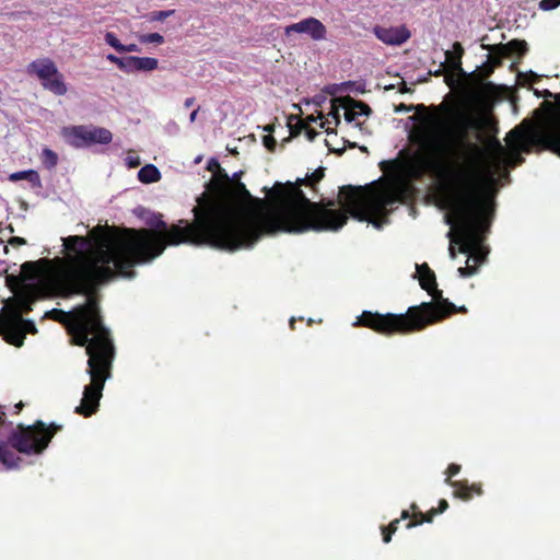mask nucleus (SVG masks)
I'll use <instances>...</instances> for the list:
<instances>
[{"label": "nucleus", "instance_id": "1", "mask_svg": "<svg viewBox=\"0 0 560 560\" xmlns=\"http://www.w3.org/2000/svg\"><path fill=\"white\" fill-rule=\"evenodd\" d=\"M140 240H130L124 248L116 252L92 246L90 236L71 235L62 238L66 256L55 260V267L48 272V283L54 293L62 299L74 295L86 296L85 303L69 312L50 311L49 317L67 326L71 342L88 347L96 338L110 339L109 330L104 326L96 294L98 290L118 277H136L135 264L145 261L154 255L138 252L136 258L130 249L139 247Z\"/></svg>", "mask_w": 560, "mask_h": 560}, {"label": "nucleus", "instance_id": "2", "mask_svg": "<svg viewBox=\"0 0 560 560\" xmlns=\"http://www.w3.org/2000/svg\"><path fill=\"white\" fill-rule=\"evenodd\" d=\"M213 164L218 171L210 184L212 196L194 208L192 224L184 229L172 228L168 242L173 245H209L229 252L252 247L265 232L261 224L265 215L246 217L244 203L260 211L267 202L253 197L242 182L231 183L225 170L218 162Z\"/></svg>", "mask_w": 560, "mask_h": 560}, {"label": "nucleus", "instance_id": "3", "mask_svg": "<svg viewBox=\"0 0 560 560\" xmlns=\"http://www.w3.org/2000/svg\"><path fill=\"white\" fill-rule=\"evenodd\" d=\"M465 147L468 149V164L463 170L456 172L446 165L434 164L444 174L454 176L453 180L445 183L451 210L446 222L455 229L448 249L452 258L456 257L455 244L459 253L467 255L466 266L458 268L459 276L467 278L477 272L485 259L480 243L482 234L489 231L494 209L490 191L493 177L486 163V149L470 143Z\"/></svg>", "mask_w": 560, "mask_h": 560}, {"label": "nucleus", "instance_id": "4", "mask_svg": "<svg viewBox=\"0 0 560 560\" xmlns=\"http://www.w3.org/2000/svg\"><path fill=\"white\" fill-rule=\"evenodd\" d=\"M325 168L318 167L304 178L294 183H276L264 191L275 208L273 213L261 219L264 231L275 233H303L307 231H337L347 224L350 217V184L339 188L337 200L315 202L301 189L308 187L317 192V184L324 178Z\"/></svg>", "mask_w": 560, "mask_h": 560}, {"label": "nucleus", "instance_id": "5", "mask_svg": "<svg viewBox=\"0 0 560 560\" xmlns=\"http://www.w3.org/2000/svg\"><path fill=\"white\" fill-rule=\"evenodd\" d=\"M413 109L416 110L415 119L419 120L420 124L413 131L412 139L422 151L419 156L422 168L432 173L444 184L453 180V175L444 174L438 166L435 167L434 163L446 165V168L456 170V172L463 170L468 164V149L465 145L470 143L481 147L479 143L469 140L468 131L475 130L476 138L480 140V130L483 127L482 120L472 116L463 117L458 128L446 143L435 133L436 128L442 122L441 112L445 109V105L441 104L428 108L424 104L415 106L401 103L396 107V112H411Z\"/></svg>", "mask_w": 560, "mask_h": 560}, {"label": "nucleus", "instance_id": "6", "mask_svg": "<svg viewBox=\"0 0 560 560\" xmlns=\"http://www.w3.org/2000/svg\"><path fill=\"white\" fill-rule=\"evenodd\" d=\"M425 291L432 296V301L410 306L405 314L387 313L382 315L364 311L352 323V326L366 327L377 334L392 336L419 331L452 316L454 303L443 296V292L438 289V284Z\"/></svg>", "mask_w": 560, "mask_h": 560}, {"label": "nucleus", "instance_id": "7", "mask_svg": "<svg viewBox=\"0 0 560 560\" xmlns=\"http://www.w3.org/2000/svg\"><path fill=\"white\" fill-rule=\"evenodd\" d=\"M179 223H185V225L180 226L179 224H173L170 229H167L166 223L160 220L156 224V228L161 230L160 233L150 229H124L120 235L114 234L108 226L105 229L102 226H96L91 232V236L96 240V248H105L113 252L124 248L127 242L130 240H140L139 247L130 249V256L136 258V256H138V252H145L148 255L154 256L145 261L136 262V266L152 261L162 255L167 245L174 246L168 242V233L172 228L178 226L184 229L191 224L186 223L184 220H180Z\"/></svg>", "mask_w": 560, "mask_h": 560}, {"label": "nucleus", "instance_id": "8", "mask_svg": "<svg viewBox=\"0 0 560 560\" xmlns=\"http://www.w3.org/2000/svg\"><path fill=\"white\" fill-rule=\"evenodd\" d=\"M88 373L91 383L84 387L81 404L75 407V413L83 417L94 415L100 406V399L106 380L110 376L112 363L115 355L113 340L96 338L88 347Z\"/></svg>", "mask_w": 560, "mask_h": 560}, {"label": "nucleus", "instance_id": "9", "mask_svg": "<svg viewBox=\"0 0 560 560\" xmlns=\"http://www.w3.org/2000/svg\"><path fill=\"white\" fill-rule=\"evenodd\" d=\"M88 373L91 383L84 387L81 404L75 407V413L83 417L94 415L100 406V399L106 380L110 376L112 363L115 355L113 340L96 338L88 347Z\"/></svg>", "mask_w": 560, "mask_h": 560}, {"label": "nucleus", "instance_id": "10", "mask_svg": "<svg viewBox=\"0 0 560 560\" xmlns=\"http://www.w3.org/2000/svg\"><path fill=\"white\" fill-rule=\"evenodd\" d=\"M62 425L46 423L42 420L35 421L32 425L18 424L9 435V443L19 453L26 455L42 454L49 445L54 435L61 431Z\"/></svg>", "mask_w": 560, "mask_h": 560}, {"label": "nucleus", "instance_id": "11", "mask_svg": "<svg viewBox=\"0 0 560 560\" xmlns=\"http://www.w3.org/2000/svg\"><path fill=\"white\" fill-rule=\"evenodd\" d=\"M27 73L36 75L45 90L55 95L62 96L68 89L63 81L62 73L59 72L56 63L49 58H39L27 66Z\"/></svg>", "mask_w": 560, "mask_h": 560}, {"label": "nucleus", "instance_id": "12", "mask_svg": "<svg viewBox=\"0 0 560 560\" xmlns=\"http://www.w3.org/2000/svg\"><path fill=\"white\" fill-rule=\"evenodd\" d=\"M67 142L74 148L91 147L93 144H108L113 140L110 130L97 126H71L62 130Z\"/></svg>", "mask_w": 560, "mask_h": 560}, {"label": "nucleus", "instance_id": "13", "mask_svg": "<svg viewBox=\"0 0 560 560\" xmlns=\"http://www.w3.org/2000/svg\"><path fill=\"white\" fill-rule=\"evenodd\" d=\"M20 312L10 311L4 315H0V335L3 339L15 347H21L24 343V334L21 327Z\"/></svg>", "mask_w": 560, "mask_h": 560}, {"label": "nucleus", "instance_id": "14", "mask_svg": "<svg viewBox=\"0 0 560 560\" xmlns=\"http://www.w3.org/2000/svg\"><path fill=\"white\" fill-rule=\"evenodd\" d=\"M350 88V81L341 84H331L325 88V92L332 96L331 112L334 119L339 124V109L343 110V117L350 122V95H342L341 92Z\"/></svg>", "mask_w": 560, "mask_h": 560}, {"label": "nucleus", "instance_id": "15", "mask_svg": "<svg viewBox=\"0 0 560 560\" xmlns=\"http://www.w3.org/2000/svg\"><path fill=\"white\" fill-rule=\"evenodd\" d=\"M285 35L290 36L292 33H305L314 40L324 39L326 36L325 25L315 18H307L298 23L290 24L284 30Z\"/></svg>", "mask_w": 560, "mask_h": 560}, {"label": "nucleus", "instance_id": "16", "mask_svg": "<svg viewBox=\"0 0 560 560\" xmlns=\"http://www.w3.org/2000/svg\"><path fill=\"white\" fill-rule=\"evenodd\" d=\"M499 66H501V60L497 56L495 58H492V60L485 62L481 67H479L477 70L470 73L471 80L476 81L479 84L476 97H481L486 93H489L494 89L493 83L485 82V80L489 78L493 73L494 68Z\"/></svg>", "mask_w": 560, "mask_h": 560}, {"label": "nucleus", "instance_id": "17", "mask_svg": "<svg viewBox=\"0 0 560 560\" xmlns=\"http://www.w3.org/2000/svg\"><path fill=\"white\" fill-rule=\"evenodd\" d=\"M482 48L488 49L491 54L497 55L500 59L511 56H517L521 59L528 51L527 43L523 39H512L506 44L482 45Z\"/></svg>", "mask_w": 560, "mask_h": 560}, {"label": "nucleus", "instance_id": "18", "mask_svg": "<svg viewBox=\"0 0 560 560\" xmlns=\"http://www.w3.org/2000/svg\"><path fill=\"white\" fill-rule=\"evenodd\" d=\"M374 34L376 37L387 45H401L410 37V33L405 26L400 27H382L375 26Z\"/></svg>", "mask_w": 560, "mask_h": 560}, {"label": "nucleus", "instance_id": "19", "mask_svg": "<svg viewBox=\"0 0 560 560\" xmlns=\"http://www.w3.org/2000/svg\"><path fill=\"white\" fill-rule=\"evenodd\" d=\"M424 517L422 511H417L415 514H410L409 510H402L400 517L393 520L387 526H382V538L385 544L390 542L392 536L397 532L398 525L401 520H408V522L417 521Z\"/></svg>", "mask_w": 560, "mask_h": 560}, {"label": "nucleus", "instance_id": "20", "mask_svg": "<svg viewBox=\"0 0 560 560\" xmlns=\"http://www.w3.org/2000/svg\"><path fill=\"white\" fill-rule=\"evenodd\" d=\"M398 191L393 186H386L375 192L368 200L373 203L376 208L381 209L388 205H392L397 199Z\"/></svg>", "mask_w": 560, "mask_h": 560}, {"label": "nucleus", "instance_id": "21", "mask_svg": "<svg viewBox=\"0 0 560 560\" xmlns=\"http://www.w3.org/2000/svg\"><path fill=\"white\" fill-rule=\"evenodd\" d=\"M454 489V497L464 501L470 500L474 494L480 495L482 493L481 486L478 483L468 485L465 481H454L450 485Z\"/></svg>", "mask_w": 560, "mask_h": 560}, {"label": "nucleus", "instance_id": "22", "mask_svg": "<svg viewBox=\"0 0 560 560\" xmlns=\"http://www.w3.org/2000/svg\"><path fill=\"white\" fill-rule=\"evenodd\" d=\"M506 142L511 149L516 152L524 151L526 153L530 152L527 137L524 130L520 128L512 129L506 136Z\"/></svg>", "mask_w": 560, "mask_h": 560}, {"label": "nucleus", "instance_id": "23", "mask_svg": "<svg viewBox=\"0 0 560 560\" xmlns=\"http://www.w3.org/2000/svg\"><path fill=\"white\" fill-rule=\"evenodd\" d=\"M288 125L290 128L291 136L293 137H296L298 135L301 133L302 130H305L307 139L310 141H313L318 135V132L314 128L310 127L307 124L302 121L296 115L289 116Z\"/></svg>", "mask_w": 560, "mask_h": 560}, {"label": "nucleus", "instance_id": "24", "mask_svg": "<svg viewBox=\"0 0 560 560\" xmlns=\"http://www.w3.org/2000/svg\"><path fill=\"white\" fill-rule=\"evenodd\" d=\"M417 273L419 275V283L421 289L429 290L432 289L433 285L438 284L435 273L427 262L417 265Z\"/></svg>", "mask_w": 560, "mask_h": 560}, {"label": "nucleus", "instance_id": "25", "mask_svg": "<svg viewBox=\"0 0 560 560\" xmlns=\"http://www.w3.org/2000/svg\"><path fill=\"white\" fill-rule=\"evenodd\" d=\"M372 113L371 107L362 101H355L352 98V122L355 124L357 127L362 129L363 122L361 121V117L368 118Z\"/></svg>", "mask_w": 560, "mask_h": 560}, {"label": "nucleus", "instance_id": "26", "mask_svg": "<svg viewBox=\"0 0 560 560\" xmlns=\"http://www.w3.org/2000/svg\"><path fill=\"white\" fill-rule=\"evenodd\" d=\"M10 447L12 446L9 440L7 442H0V462L8 467H16L21 459Z\"/></svg>", "mask_w": 560, "mask_h": 560}, {"label": "nucleus", "instance_id": "27", "mask_svg": "<svg viewBox=\"0 0 560 560\" xmlns=\"http://www.w3.org/2000/svg\"><path fill=\"white\" fill-rule=\"evenodd\" d=\"M161 173L153 164H147L138 172V179L143 184H151L160 180Z\"/></svg>", "mask_w": 560, "mask_h": 560}, {"label": "nucleus", "instance_id": "28", "mask_svg": "<svg viewBox=\"0 0 560 560\" xmlns=\"http://www.w3.org/2000/svg\"><path fill=\"white\" fill-rule=\"evenodd\" d=\"M57 259L58 258H55L52 260L40 259L38 261H25L21 266L22 273L25 275V277L27 279H35L37 276V272H38V268H37L38 264H40V262L50 264L51 265L50 270H51L55 267V260H57Z\"/></svg>", "mask_w": 560, "mask_h": 560}, {"label": "nucleus", "instance_id": "29", "mask_svg": "<svg viewBox=\"0 0 560 560\" xmlns=\"http://www.w3.org/2000/svg\"><path fill=\"white\" fill-rule=\"evenodd\" d=\"M22 179L28 180L33 185H38L39 180H40L38 173L34 170L15 172L9 176V180L13 182V183L22 180Z\"/></svg>", "mask_w": 560, "mask_h": 560}, {"label": "nucleus", "instance_id": "30", "mask_svg": "<svg viewBox=\"0 0 560 560\" xmlns=\"http://www.w3.org/2000/svg\"><path fill=\"white\" fill-rule=\"evenodd\" d=\"M133 61L138 71H153L159 66L158 59L152 57H137Z\"/></svg>", "mask_w": 560, "mask_h": 560}, {"label": "nucleus", "instance_id": "31", "mask_svg": "<svg viewBox=\"0 0 560 560\" xmlns=\"http://www.w3.org/2000/svg\"><path fill=\"white\" fill-rule=\"evenodd\" d=\"M452 52L456 56L455 61H453V70L458 71L459 74L465 75L466 73L464 72V70L462 68V57L464 55V48L459 42H455L453 44Z\"/></svg>", "mask_w": 560, "mask_h": 560}, {"label": "nucleus", "instance_id": "32", "mask_svg": "<svg viewBox=\"0 0 560 560\" xmlns=\"http://www.w3.org/2000/svg\"><path fill=\"white\" fill-rule=\"evenodd\" d=\"M34 302V298L30 294H24L18 298V308L13 311L20 312V314H28L32 311V304Z\"/></svg>", "mask_w": 560, "mask_h": 560}, {"label": "nucleus", "instance_id": "33", "mask_svg": "<svg viewBox=\"0 0 560 560\" xmlns=\"http://www.w3.org/2000/svg\"><path fill=\"white\" fill-rule=\"evenodd\" d=\"M42 161L47 168H54L58 163V155L52 150L45 148L42 151Z\"/></svg>", "mask_w": 560, "mask_h": 560}, {"label": "nucleus", "instance_id": "34", "mask_svg": "<svg viewBox=\"0 0 560 560\" xmlns=\"http://www.w3.org/2000/svg\"><path fill=\"white\" fill-rule=\"evenodd\" d=\"M423 515H424V517H422L420 520L408 522L406 524V528L411 529L413 527L422 525L423 523H432L433 518L438 515V512L435 511V509L432 508L427 513H423Z\"/></svg>", "mask_w": 560, "mask_h": 560}, {"label": "nucleus", "instance_id": "35", "mask_svg": "<svg viewBox=\"0 0 560 560\" xmlns=\"http://www.w3.org/2000/svg\"><path fill=\"white\" fill-rule=\"evenodd\" d=\"M139 40L142 44H158L161 45L164 43V37L159 33H149L139 35Z\"/></svg>", "mask_w": 560, "mask_h": 560}, {"label": "nucleus", "instance_id": "36", "mask_svg": "<svg viewBox=\"0 0 560 560\" xmlns=\"http://www.w3.org/2000/svg\"><path fill=\"white\" fill-rule=\"evenodd\" d=\"M105 42H106V44H108L110 47H113L118 52H121V49H124L122 44L119 42V39L116 37V35L112 32H107L105 34Z\"/></svg>", "mask_w": 560, "mask_h": 560}, {"label": "nucleus", "instance_id": "37", "mask_svg": "<svg viewBox=\"0 0 560 560\" xmlns=\"http://www.w3.org/2000/svg\"><path fill=\"white\" fill-rule=\"evenodd\" d=\"M19 322H21V327L23 329L24 337L26 336V334L34 335L37 332V328L34 324V322H32L30 319H24L21 315H20Z\"/></svg>", "mask_w": 560, "mask_h": 560}, {"label": "nucleus", "instance_id": "38", "mask_svg": "<svg viewBox=\"0 0 560 560\" xmlns=\"http://www.w3.org/2000/svg\"><path fill=\"white\" fill-rule=\"evenodd\" d=\"M137 58V56H129V57H126L124 58L122 60V63L125 66H122L120 68V70L127 72V73H130V72H135V71H138V69L136 68V62L132 61Z\"/></svg>", "mask_w": 560, "mask_h": 560}, {"label": "nucleus", "instance_id": "39", "mask_svg": "<svg viewBox=\"0 0 560 560\" xmlns=\"http://www.w3.org/2000/svg\"><path fill=\"white\" fill-rule=\"evenodd\" d=\"M175 10H166V11H153L150 15L151 21H164L168 16L173 15Z\"/></svg>", "mask_w": 560, "mask_h": 560}, {"label": "nucleus", "instance_id": "40", "mask_svg": "<svg viewBox=\"0 0 560 560\" xmlns=\"http://www.w3.org/2000/svg\"><path fill=\"white\" fill-rule=\"evenodd\" d=\"M459 471H460V465L455 464V463L450 464L446 469L447 477L445 479V482L447 485H451L453 482L452 477L456 476Z\"/></svg>", "mask_w": 560, "mask_h": 560}, {"label": "nucleus", "instance_id": "41", "mask_svg": "<svg viewBox=\"0 0 560 560\" xmlns=\"http://www.w3.org/2000/svg\"><path fill=\"white\" fill-rule=\"evenodd\" d=\"M358 189H359V187L352 186V212H351V215H352V219H360L361 220L360 212H359V207L357 205V201L354 200V197H355V194L358 192Z\"/></svg>", "mask_w": 560, "mask_h": 560}, {"label": "nucleus", "instance_id": "42", "mask_svg": "<svg viewBox=\"0 0 560 560\" xmlns=\"http://www.w3.org/2000/svg\"><path fill=\"white\" fill-rule=\"evenodd\" d=\"M262 142H264V145L269 150V151H275L276 147H277V141L276 139L271 136V135H266L264 136L262 138Z\"/></svg>", "mask_w": 560, "mask_h": 560}, {"label": "nucleus", "instance_id": "43", "mask_svg": "<svg viewBox=\"0 0 560 560\" xmlns=\"http://www.w3.org/2000/svg\"><path fill=\"white\" fill-rule=\"evenodd\" d=\"M539 8L544 11H550L558 8V3L556 0H541L539 2Z\"/></svg>", "mask_w": 560, "mask_h": 560}, {"label": "nucleus", "instance_id": "44", "mask_svg": "<svg viewBox=\"0 0 560 560\" xmlns=\"http://www.w3.org/2000/svg\"><path fill=\"white\" fill-rule=\"evenodd\" d=\"M8 243L12 246H21L26 244V240L20 236H12Z\"/></svg>", "mask_w": 560, "mask_h": 560}, {"label": "nucleus", "instance_id": "45", "mask_svg": "<svg viewBox=\"0 0 560 560\" xmlns=\"http://www.w3.org/2000/svg\"><path fill=\"white\" fill-rule=\"evenodd\" d=\"M107 60L115 63L119 69L125 66L122 63L124 58H119L113 54L107 55Z\"/></svg>", "mask_w": 560, "mask_h": 560}, {"label": "nucleus", "instance_id": "46", "mask_svg": "<svg viewBox=\"0 0 560 560\" xmlns=\"http://www.w3.org/2000/svg\"><path fill=\"white\" fill-rule=\"evenodd\" d=\"M447 508H448V503H447V501H446L445 499H441V500L439 501V506H438V508H434V509H435V511L438 512V514H441V513H443L444 511H446V510H447Z\"/></svg>", "mask_w": 560, "mask_h": 560}, {"label": "nucleus", "instance_id": "47", "mask_svg": "<svg viewBox=\"0 0 560 560\" xmlns=\"http://www.w3.org/2000/svg\"><path fill=\"white\" fill-rule=\"evenodd\" d=\"M121 52L139 51V47L136 44L122 45Z\"/></svg>", "mask_w": 560, "mask_h": 560}, {"label": "nucleus", "instance_id": "48", "mask_svg": "<svg viewBox=\"0 0 560 560\" xmlns=\"http://www.w3.org/2000/svg\"><path fill=\"white\" fill-rule=\"evenodd\" d=\"M445 56H446V61L450 63L451 68L453 69V61H455L456 56L450 50H447L445 52Z\"/></svg>", "mask_w": 560, "mask_h": 560}, {"label": "nucleus", "instance_id": "49", "mask_svg": "<svg viewBox=\"0 0 560 560\" xmlns=\"http://www.w3.org/2000/svg\"><path fill=\"white\" fill-rule=\"evenodd\" d=\"M398 92L401 93V94H405V93H410L411 92V89L407 86L406 82H401L399 88H398Z\"/></svg>", "mask_w": 560, "mask_h": 560}, {"label": "nucleus", "instance_id": "50", "mask_svg": "<svg viewBox=\"0 0 560 560\" xmlns=\"http://www.w3.org/2000/svg\"><path fill=\"white\" fill-rule=\"evenodd\" d=\"M467 312L468 311H467L466 306H464V305L463 306H456L454 304V311L452 312V315L457 314V313L466 314Z\"/></svg>", "mask_w": 560, "mask_h": 560}, {"label": "nucleus", "instance_id": "51", "mask_svg": "<svg viewBox=\"0 0 560 560\" xmlns=\"http://www.w3.org/2000/svg\"><path fill=\"white\" fill-rule=\"evenodd\" d=\"M194 103H195V97H188L185 100L184 105H185V107H190L194 105Z\"/></svg>", "mask_w": 560, "mask_h": 560}, {"label": "nucleus", "instance_id": "52", "mask_svg": "<svg viewBox=\"0 0 560 560\" xmlns=\"http://www.w3.org/2000/svg\"><path fill=\"white\" fill-rule=\"evenodd\" d=\"M241 175H242V172L234 173L233 177L231 178V183L240 182Z\"/></svg>", "mask_w": 560, "mask_h": 560}, {"label": "nucleus", "instance_id": "53", "mask_svg": "<svg viewBox=\"0 0 560 560\" xmlns=\"http://www.w3.org/2000/svg\"><path fill=\"white\" fill-rule=\"evenodd\" d=\"M409 511H410V514H415L417 511H421V510L419 509V506L416 503H412L410 505Z\"/></svg>", "mask_w": 560, "mask_h": 560}, {"label": "nucleus", "instance_id": "54", "mask_svg": "<svg viewBox=\"0 0 560 560\" xmlns=\"http://www.w3.org/2000/svg\"><path fill=\"white\" fill-rule=\"evenodd\" d=\"M5 417V412L2 410V407L0 406V425L4 423Z\"/></svg>", "mask_w": 560, "mask_h": 560}, {"label": "nucleus", "instance_id": "55", "mask_svg": "<svg viewBox=\"0 0 560 560\" xmlns=\"http://www.w3.org/2000/svg\"><path fill=\"white\" fill-rule=\"evenodd\" d=\"M198 110H199V107L197 109L192 110V113L190 114L189 119H190L191 122L195 121V119L197 117V114H198Z\"/></svg>", "mask_w": 560, "mask_h": 560}, {"label": "nucleus", "instance_id": "56", "mask_svg": "<svg viewBox=\"0 0 560 560\" xmlns=\"http://www.w3.org/2000/svg\"><path fill=\"white\" fill-rule=\"evenodd\" d=\"M392 163H394V161H382V162L380 163V166H381V168H382V170H385V167H386L387 165L392 164Z\"/></svg>", "mask_w": 560, "mask_h": 560}, {"label": "nucleus", "instance_id": "57", "mask_svg": "<svg viewBox=\"0 0 560 560\" xmlns=\"http://www.w3.org/2000/svg\"><path fill=\"white\" fill-rule=\"evenodd\" d=\"M275 127L272 125H267L265 130L269 132V135L273 131Z\"/></svg>", "mask_w": 560, "mask_h": 560}, {"label": "nucleus", "instance_id": "58", "mask_svg": "<svg viewBox=\"0 0 560 560\" xmlns=\"http://www.w3.org/2000/svg\"><path fill=\"white\" fill-rule=\"evenodd\" d=\"M15 408L18 409V410H16V413H19V412L22 410V408H23V402H22V401H20L19 404H16V405H15Z\"/></svg>", "mask_w": 560, "mask_h": 560}, {"label": "nucleus", "instance_id": "59", "mask_svg": "<svg viewBox=\"0 0 560 560\" xmlns=\"http://www.w3.org/2000/svg\"><path fill=\"white\" fill-rule=\"evenodd\" d=\"M311 121H316V118H315L313 115H311V116H308V117L306 118V122H305V124H307V125H308V122H311Z\"/></svg>", "mask_w": 560, "mask_h": 560}, {"label": "nucleus", "instance_id": "60", "mask_svg": "<svg viewBox=\"0 0 560 560\" xmlns=\"http://www.w3.org/2000/svg\"><path fill=\"white\" fill-rule=\"evenodd\" d=\"M326 124H328V121H322L320 127L329 131V127H326Z\"/></svg>", "mask_w": 560, "mask_h": 560}, {"label": "nucleus", "instance_id": "61", "mask_svg": "<svg viewBox=\"0 0 560 560\" xmlns=\"http://www.w3.org/2000/svg\"><path fill=\"white\" fill-rule=\"evenodd\" d=\"M213 162H217V161H215V160H211V161L209 162V170H213V167H215V166H214V164H213Z\"/></svg>", "mask_w": 560, "mask_h": 560}, {"label": "nucleus", "instance_id": "62", "mask_svg": "<svg viewBox=\"0 0 560 560\" xmlns=\"http://www.w3.org/2000/svg\"><path fill=\"white\" fill-rule=\"evenodd\" d=\"M545 96H547V97H552V96H553V94H552L550 91L546 90V91H545Z\"/></svg>", "mask_w": 560, "mask_h": 560}, {"label": "nucleus", "instance_id": "63", "mask_svg": "<svg viewBox=\"0 0 560 560\" xmlns=\"http://www.w3.org/2000/svg\"><path fill=\"white\" fill-rule=\"evenodd\" d=\"M495 145H497L498 149L502 150V147H501V144H500V142L498 140H495Z\"/></svg>", "mask_w": 560, "mask_h": 560}, {"label": "nucleus", "instance_id": "64", "mask_svg": "<svg viewBox=\"0 0 560 560\" xmlns=\"http://www.w3.org/2000/svg\"><path fill=\"white\" fill-rule=\"evenodd\" d=\"M293 324H294V319L292 318V319L290 320V326H291V328H292V329L294 328V327H293Z\"/></svg>", "mask_w": 560, "mask_h": 560}]
</instances>
